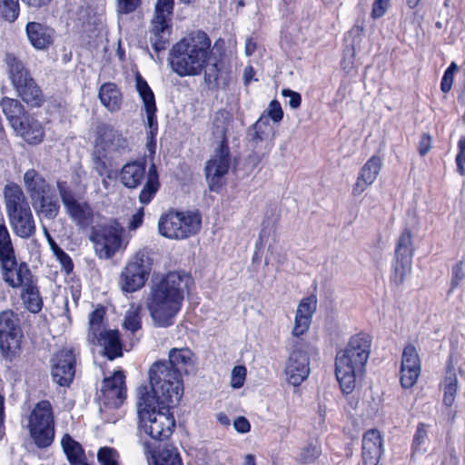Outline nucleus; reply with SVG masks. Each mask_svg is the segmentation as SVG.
Here are the masks:
<instances>
[{
    "instance_id": "nucleus-1",
    "label": "nucleus",
    "mask_w": 465,
    "mask_h": 465,
    "mask_svg": "<svg viewBox=\"0 0 465 465\" xmlns=\"http://www.w3.org/2000/svg\"><path fill=\"white\" fill-rule=\"evenodd\" d=\"M5 64L8 75L17 97L4 96L0 107L9 125L16 135L30 145H38L45 138V124L40 122L35 113L29 110L39 109L46 102L43 89L25 64L14 54H6Z\"/></svg>"
},
{
    "instance_id": "nucleus-2",
    "label": "nucleus",
    "mask_w": 465,
    "mask_h": 465,
    "mask_svg": "<svg viewBox=\"0 0 465 465\" xmlns=\"http://www.w3.org/2000/svg\"><path fill=\"white\" fill-rule=\"evenodd\" d=\"M180 402H165L161 393H157L147 384H142L136 391L137 435L138 442L151 446H160V442L171 438L175 428V418L172 409Z\"/></svg>"
},
{
    "instance_id": "nucleus-3",
    "label": "nucleus",
    "mask_w": 465,
    "mask_h": 465,
    "mask_svg": "<svg viewBox=\"0 0 465 465\" xmlns=\"http://www.w3.org/2000/svg\"><path fill=\"white\" fill-rule=\"evenodd\" d=\"M193 284L192 275L184 271H169L153 280L146 308L157 326L173 324Z\"/></svg>"
},
{
    "instance_id": "nucleus-4",
    "label": "nucleus",
    "mask_w": 465,
    "mask_h": 465,
    "mask_svg": "<svg viewBox=\"0 0 465 465\" xmlns=\"http://www.w3.org/2000/svg\"><path fill=\"white\" fill-rule=\"evenodd\" d=\"M193 352L185 349L173 348L169 351L168 361L153 362L148 371L149 387L161 393L165 402H180L183 395V372L192 365Z\"/></svg>"
},
{
    "instance_id": "nucleus-5",
    "label": "nucleus",
    "mask_w": 465,
    "mask_h": 465,
    "mask_svg": "<svg viewBox=\"0 0 465 465\" xmlns=\"http://www.w3.org/2000/svg\"><path fill=\"white\" fill-rule=\"evenodd\" d=\"M212 41L203 31H197L173 45L168 64L180 77L200 75L211 58Z\"/></svg>"
},
{
    "instance_id": "nucleus-6",
    "label": "nucleus",
    "mask_w": 465,
    "mask_h": 465,
    "mask_svg": "<svg viewBox=\"0 0 465 465\" xmlns=\"http://www.w3.org/2000/svg\"><path fill=\"white\" fill-rule=\"evenodd\" d=\"M232 122V114L226 109L217 110L212 121V134L219 137L220 143L213 155L205 163L204 175L211 192L219 193L225 184L224 177L228 174L232 155L228 140V127Z\"/></svg>"
},
{
    "instance_id": "nucleus-7",
    "label": "nucleus",
    "mask_w": 465,
    "mask_h": 465,
    "mask_svg": "<svg viewBox=\"0 0 465 465\" xmlns=\"http://www.w3.org/2000/svg\"><path fill=\"white\" fill-rule=\"evenodd\" d=\"M371 347V335L361 331L352 335L345 349L337 352L335 375L343 393L350 394L355 389L357 373L363 371Z\"/></svg>"
},
{
    "instance_id": "nucleus-8",
    "label": "nucleus",
    "mask_w": 465,
    "mask_h": 465,
    "mask_svg": "<svg viewBox=\"0 0 465 465\" xmlns=\"http://www.w3.org/2000/svg\"><path fill=\"white\" fill-rule=\"evenodd\" d=\"M130 151L129 140L122 131L106 123H101L96 126L93 162L99 175L109 174L114 157Z\"/></svg>"
},
{
    "instance_id": "nucleus-9",
    "label": "nucleus",
    "mask_w": 465,
    "mask_h": 465,
    "mask_svg": "<svg viewBox=\"0 0 465 465\" xmlns=\"http://www.w3.org/2000/svg\"><path fill=\"white\" fill-rule=\"evenodd\" d=\"M3 193L5 212L15 234L22 239L33 237L36 232L35 222L21 186L9 182L5 185Z\"/></svg>"
},
{
    "instance_id": "nucleus-10",
    "label": "nucleus",
    "mask_w": 465,
    "mask_h": 465,
    "mask_svg": "<svg viewBox=\"0 0 465 465\" xmlns=\"http://www.w3.org/2000/svg\"><path fill=\"white\" fill-rule=\"evenodd\" d=\"M0 272L4 282L13 289L21 288L35 279L28 264L18 260L3 216H0Z\"/></svg>"
},
{
    "instance_id": "nucleus-11",
    "label": "nucleus",
    "mask_w": 465,
    "mask_h": 465,
    "mask_svg": "<svg viewBox=\"0 0 465 465\" xmlns=\"http://www.w3.org/2000/svg\"><path fill=\"white\" fill-rule=\"evenodd\" d=\"M202 226L198 212L170 209L158 221L159 233L172 240H184L197 234Z\"/></svg>"
},
{
    "instance_id": "nucleus-12",
    "label": "nucleus",
    "mask_w": 465,
    "mask_h": 465,
    "mask_svg": "<svg viewBox=\"0 0 465 465\" xmlns=\"http://www.w3.org/2000/svg\"><path fill=\"white\" fill-rule=\"evenodd\" d=\"M124 228L116 218H111L91 228L89 240L94 243L96 254L101 259H111L124 249Z\"/></svg>"
},
{
    "instance_id": "nucleus-13",
    "label": "nucleus",
    "mask_w": 465,
    "mask_h": 465,
    "mask_svg": "<svg viewBox=\"0 0 465 465\" xmlns=\"http://www.w3.org/2000/svg\"><path fill=\"white\" fill-rule=\"evenodd\" d=\"M27 428L38 449H45L53 444L55 437V419L48 400H42L34 406L28 417Z\"/></svg>"
},
{
    "instance_id": "nucleus-14",
    "label": "nucleus",
    "mask_w": 465,
    "mask_h": 465,
    "mask_svg": "<svg viewBox=\"0 0 465 465\" xmlns=\"http://www.w3.org/2000/svg\"><path fill=\"white\" fill-rule=\"evenodd\" d=\"M153 265V259L146 249L135 252L127 260L119 275V286L126 293L135 292L144 287Z\"/></svg>"
},
{
    "instance_id": "nucleus-15",
    "label": "nucleus",
    "mask_w": 465,
    "mask_h": 465,
    "mask_svg": "<svg viewBox=\"0 0 465 465\" xmlns=\"http://www.w3.org/2000/svg\"><path fill=\"white\" fill-rule=\"evenodd\" d=\"M56 188L65 213L74 224L82 230H91L94 226L95 218V213L91 203L86 200H78L66 181H57Z\"/></svg>"
},
{
    "instance_id": "nucleus-16",
    "label": "nucleus",
    "mask_w": 465,
    "mask_h": 465,
    "mask_svg": "<svg viewBox=\"0 0 465 465\" xmlns=\"http://www.w3.org/2000/svg\"><path fill=\"white\" fill-rule=\"evenodd\" d=\"M414 252L412 232L406 227L401 231L396 242L394 260L390 275L391 284L401 286L404 283L406 276L411 272Z\"/></svg>"
},
{
    "instance_id": "nucleus-17",
    "label": "nucleus",
    "mask_w": 465,
    "mask_h": 465,
    "mask_svg": "<svg viewBox=\"0 0 465 465\" xmlns=\"http://www.w3.org/2000/svg\"><path fill=\"white\" fill-rule=\"evenodd\" d=\"M173 5L174 2H156L149 33L153 49L157 54L164 51L170 44Z\"/></svg>"
},
{
    "instance_id": "nucleus-18",
    "label": "nucleus",
    "mask_w": 465,
    "mask_h": 465,
    "mask_svg": "<svg viewBox=\"0 0 465 465\" xmlns=\"http://www.w3.org/2000/svg\"><path fill=\"white\" fill-rule=\"evenodd\" d=\"M135 88L143 101V111L146 115V146L151 153H155L156 137L158 134L157 105L155 95L147 81L139 72L135 74Z\"/></svg>"
},
{
    "instance_id": "nucleus-19",
    "label": "nucleus",
    "mask_w": 465,
    "mask_h": 465,
    "mask_svg": "<svg viewBox=\"0 0 465 465\" xmlns=\"http://www.w3.org/2000/svg\"><path fill=\"white\" fill-rule=\"evenodd\" d=\"M50 363L53 381L60 387H69L76 372L75 351L71 347H62L53 354Z\"/></svg>"
},
{
    "instance_id": "nucleus-20",
    "label": "nucleus",
    "mask_w": 465,
    "mask_h": 465,
    "mask_svg": "<svg viewBox=\"0 0 465 465\" xmlns=\"http://www.w3.org/2000/svg\"><path fill=\"white\" fill-rule=\"evenodd\" d=\"M127 398L126 375L124 370L114 371L104 378L100 390V400L105 407L118 409Z\"/></svg>"
},
{
    "instance_id": "nucleus-21",
    "label": "nucleus",
    "mask_w": 465,
    "mask_h": 465,
    "mask_svg": "<svg viewBox=\"0 0 465 465\" xmlns=\"http://www.w3.org/2000/svg\"><path fill=\"white\" fill-rule=\"evenodd\" d=\"M421 373V361L417 348L407 343L402 350L400 366V384L403 389H411Z\"/></svg>"
},
{
    "instance_id": "nucleus-22",
    "label": "nucleus",
    "mask_w": 465,
    "mask_h": 465,
    "mask_svg": "<svg viewBox=\"0 0 465 465\" xmlns=\"http://www.w3.org/2000/svg\"><path fill=\"white\" fill-rule=\"evenodd\" d=\"M384 452V440L381 432L375 428L365 430L361 439L362 465H381V460Z\"/></svg>"
},
{
    "instance_id": "nucleus-23",
    "label": "nucleus",
    "mask_w": 465,
    "mask_h": 465,
    "mask_svg": "<svg viewBox=\"0 0 465 465\" xmlns=\"http://www.w3.org/2000/svg\"><path fill=\"white\" fill-rule=\"evenodd\" d=\"M284 371L290 384L294 387L300 386L311 371L308 354L300 349L293 350L290 353Z\"/></svg>"
},
{
    "instance_id": "nucleus-24",
    "label": "nucleus",
    "mask_w": 465,
    "mask_h": 465,
    "mask_svg": "<svg viewBox=\"0 0 465 465\" xmlns=\"http://www.w3.org/2000/svg\"><path fill=\"white\" fill-rule=\"evenodd\" d=\"M459 357V353L450 352L446 361L443 380L440 384L443 391L442 403L448 408L454 404L459 391V380L455 371V364Z\"/></svg>"
},
{
    "instance_id": "nucleus-25",
    "label": "nucleus",
    "mask_w": 465,
    "mask_h": 465,
    "mask_svg": "<svg viewBox=\"0 0 465 465\" xmlns=\"http://www.w3.org/2000/svg\"><path fill=\"white\" fill-rule=\"evenodd\" d=\"M317 309L315 294L302 298L297 307L292 334L296 337L306 333L311 326L312 316Z\"/></svg>"
},
{
    "instance_id": "nucleus-26",
    "label": "nucleus",
    "mask_w": 465,
    "mask_h": 465,
    "mask_svg": "<svg viewBox=\"0 0 465 465\" xmlns=\"http://www.w3.org/2000/svg\"><path fill=\"white\" fill-rule=\"evenodd\" d=\"M145 175L146 158L143 157L124 164L119 173V180L124 187L136 189L143 183Z\"/></svg>"
},
{
    "instance_id": "nucleus-27",
    "label": "nucleus",
    "mask_w": 465,
    "mask_h": 465,
    "mask_svg": "<svg viewBox=\"0 0 465 465\" xmlns=\"http://www.w3.org/2000/svg\"><path fill=\"white\" fill-rule=\"evenodd\" d=\"M203 79L210 89L226 88L231 80V66L223 59L215 60L203 69Z\"/></svg>"
},
{
    "instance_id": "nucleus-28",
    "label": "nucleus",
    "mask_w": 465,
    "mask_h": 465,
    "mask_svg": "<svg viewBox=\"0 0 465 465\" xmlns=\"http://www.w3.org/2000/svg\"><path fill=\"white\" fill-rule=\"evenodd\" d=\"M143 452L152 465H183L180 453L174 447L151 446L143 443Z\"/></svg>"
},
{
    "instance_id": "nucleus-29",
    "label": "nucleus",
    "mask_w": 465,
    "mask_h": 465,
    "mask_svg": "<svg viewBox=\"0 0 465 465\" xmlns=\"http://www.w3.org/2000/svg\"><path fill=\"white\" fill-rule=\"evenodd\" d=\"M25 33L30 44L37 50L49 48L54 43V30L38 22H28Z\"/></svg>"
},
{
    "instance_id": "nucleus-30",
    "label": "nucleus",
    "mask_w": 465,
    "mask_h": 465,
    "mask_svg": "<svg viewBox=\"0 0 465 465\" xmlns=\"http://www.w3.org/2000/svg\"><path fill=\"white\" fill-rule=\"evenodd\" d=\"M103 347V355L109 361H114L124 355V344L118 330L104 331L101 335L93 337Z\"/></svg>"
},
{
    "instance_id": "nucleus-31",
    "label": "nucleus",
    "mask_w": 465,
    "mask_h": 465,
    "mask_svg": "<svg viewBox=\"0 0 465 465\" xmlns=\"http://www.w3.org/2000/svg\"><path fill=\"white\" fill-rule=\"evenodd\" d=\"M31 202L40 217L54 220L60 213V203L54 189Z\"/></svg>"
},
{
    "instance_id": "nucleus-32",
    "label": "nucleus",
    "mask_w": 465,
    "mask_h": 465,
    "mask_svg": "<svg viewBox=\"0 0 465 465\" xmlns=\"http://www.w3.org/2000/svg\"><path fill=\"white\" fill-rule=\"evenodd\" d=\"M24 184L31 201L53 190L52 185L35 169H28L24 173Z\"/></svg>"
},
{
    "instance_id": "nucleus-33",
    "label": "nucleus",
    "mask_w": 465,
    "mask_h": 465,
    "mask_svg": "<svg viewBox=\"0 0 465 465\" xmlns=\"http://www.w3.org/2000/svg\"><path fill=\"white\" fill-rule=\"evenodd\" d=\"M20 298L25 308L31 313H39L44 307V300L36 279L21 287Z\"/></svg>"
},
{
    "instance_id": "nucleus-34",
    "label": "nucleus",
    "mask_w": 465,
    "mask_h": 465,
    "mask_svg": "<svg viewBox=\"0 0 465 465\" xmlns=\"http://www.w3.org/2000/svg\"><path fill=\"white\" fill-rule=\"evenodd\" d=\"M23 338V332L0 334V351L5 360L12 362L21 356Z\"/></svg>"
},
{
    "instance_id": "nucleus-35",
    "label": "nucleus",
    "mask_w": 465,
    "mask_h": 465,
    "mask_svg": "<svg viewBox=\"0 0 465 465\" xmlns=\"http://www.w3.org/2000/svg\"><path fill=\"white\" fill-rule=\"evenodd\" d=\"M98 97L102 104L112 113L119 111L122 107L123 94L114 83L103 84L99 88Z\"/></svg>"
},
{
    "instance_id": "nucleus-36",
    "label": "nucleus",
    "mask_w": 465,
    "mask_h": 465,
    "mask_svg": "<svg viewBox=\"0 0 465 465\" xmlns=\"http://www.w3.org/2000/svg\"><path fill=\"white\" fill-rule=\"evenodd\" d=\"M159 174L154 163L149 166L146 181L139 193V202L146 205L155 197L160 189Z\"/></svg>"
},
{
    "instance_id": "nucleus-37",
    "label": "nucleus",
    "mask_w": 465,
    "mask_h": 465,
    "mask_svg": "<svg viewBox=\"0 0 465 465\" xmlns=\"http://www.w3.org/2000/svg\"><path fill=\"white\" fill-rule=\"evenodd\" d=\"M23 332L18 314L12 310L0 312V334Z\"/></svg>"
},
{
    "instance_id": "nucleus-38",
    "label": "nucleus",
    "mask_w": 465,
    "mask_h": 465,
    "mask_svg": "<svg viewBox=\"0 0 465 465\" xmlns=\"http://www.w3.org/2000/svg\"><path fill=\"white\" fill-rule=\"evenodd\" d=\"M106 316V308L98 304L96 308L89 314V334L93 337L101 335L104 330V319Z\"/></svg>"
},
{
    "instance_id": "nucleus-39",
    "label": "nucleus",
    "mask_w": 465,
    "mask_h": 465,
    "mask_svg": "<svg viewBox=\"0 0 465 465\" xmlns=\"http://www.w3.org/2000/svg\"><path fill=\"white\" fill-rule=\"evenodd\" d=\"M271 130L272 127L270 126L269 120L267 116H265V114H262L249 129L251 136L250 141L254 143L263 141Z\"/></svg>"
},
{
    "instance_id": "nucleus-40",
    "label": "nucleus",
    "mask_w": 465,
    "mask_h": 465,
    "mask_svg": "<svg viewBox=\"0 0 465 465\" xmlns=\"http://www.w3.org/2000/svg\"><path fill=\"white\" fill-rule=\"evenodd\" d=\"M429 427L430 425L424 422H419L417 424L411 444V460H415L416 455L420 452L421 446L425 444V441L428 439Z\"/></svg>"
},
{
    "instance_id": "nucleus-41",
    "label": "nucleus",
    "mask_w": 465,
    "mask_h": 465,
    "mask_svg": "<svg viewBox=\"0 0 465 465\" xmlns=\"http://www.w3.org/2000/svg\"><path fill=\"white\" fill-rule=\"evenodd\" d=\"M382 167V159L378 155H372L361 166L359 174L372 182H375Z\"/></svg>"
},
{
    "instance_id": "nucleus-42",
    "label": "nucleus",
    "mask_w": 465,
    "mask_h": 465,
    "mask_svg": "<svg viewBox=\"0 0 465 465\" xmlns=\"http://www.w3.org/2000/svg\"><path fill=\"white\" fill-rule=\"evenodd\" d=\"M61 446L67 460L84 453L83 446L68 433L63 435Z\"/></svg>"
},
{
    "instance_id": "nucleus-43",
    "label": "nucleus",
    "mask_w": 465,
    "mask_h": 465,
    "mask_svg": "<svg viewBox=\"0 0 465 465\" xmlns=\"http://www.w3.org/2000/svg\"><path fill=\"white\" fill-rule=\"evenodd\" d=\"M322 455L321 445L309 443L301 450L298 461L302 464L314 462Z\"/></svg>"
},
{
    "instance_id": "nucleus-44",
    "label": "nucleus",
    "mask_w": 465,
    "mask_h": 465,
    "mask_svg": "<svg viewBox=\"0 0 465 465\" xmlns=\"http://www.w3.org/2000/svg\"><path fill=\"white\" fill-rule=\"evenodd\" d=\"M119 452L113 447H101L97 451V460L101 465H118Z\"/></svg>"
},
{
    "instance_id": "nucleus-45",
    "label": "nucleus",
    "mask_w": 465,
    "mask_h": 465,
    "mask_svg": "<svg viewBox=\"0 0 465 465\" xmlns=\"http://www.w3.org/2000/svg\"><path fill=\"white\" fill-rule=\"evenodd\" d=\"M0 15L1 17L9 22H15L20 13L19 2H1Z\"/></svg>"
},
{
    "instance_id": "nucleus-46",
    "label": "nucleus",
    "mask_w": 465,
    "mask_h": 465,
    "mask_svg": "<svg viewBox=\"0 0 465 465\" xmlns=\"http://www.w3.org/2000/svg\"><path fill=\"white\" fill-rule=\"evenodd\" d=\"M459 66L455 62H451L443 73L440 81V90L444 94H448L452 87L454 82V74L458 72Z\"/></svg>"
},
{
    "instance_id": "nucleus-47",
    "label": "nucleus",
    "mask_w": 465,
    "mask_h": 465,
    "mask_svg": "<svg viewBox=\"0 0 465 465\" xmlns=\"http://www.w3.org/2000/svg\"><path fill=\"white\" fill-rule=\"evenodd\" d=\"M451 274L450 290L452 291L465 279V254L452 266Z\"/></svg>"
},
{
    "instance_id": "nucleus-48",
    "label": "nucleus",
    "mask_w": 465,
    "mask_h": 465,
    "mask_svg": "<svg viewBox=\"0 0 465 465\" xmlns=\"http://www.w3.org/2000/svg\"><path fill=\"white\" fill-rule=\"evenodd\" d=\"M455 163L457 173L465 176V136H461L457 143Z\"/></svg>"
},
{
    "instance_id": "nucleus-49",
    "label": "nucleus",
    "mask_w": 465,
    "mask_h": 465,
    "mask_svg": "<svg viewBox=\"0 0 465 465\" xmlns=\"http://www.w3.org/2000/svg\"><path fill=\"white\" fill-rule=\"evenodd\" d=\"M247 370L243 365H237L232 368L231 376V386L240 389L243 386L246 379Z\"/></svg>"
},
{
    "instance_id": "nucleus-50",
    "label": "nucleus",
    "mask_w": 465,
    "mask_h": 465,
    "mask_svg": "<svg viewBox=\"0 0 465 465\" xmlns=\"http://www.w3.org/2000/svg\"><path fill=\"white\" fill-rule=\"evenodd\" d=\"M124 327L133 333L136 332L142 328V319L138 312H129L124 319Z\"/></svg>"
},
{
    "instance_id": "nucleus-51",
    "label": "nucleus",
    "mask_w": 465,
    "mask_h": 465,
    "mask_svg": "<svg viewBox=\"0 0 465 465\" xmlns=\"http://www.w3.org/2000/svg\"><path fill=\"white\" fill-rule=\"evenodd\" d=\"M265 116L268 119L271 118L274 123H280L282 120L283 110L279 101L274 99L270 102Z\"/></svg>"
},
{
    "instance_id": "nucleus-52",
    "label": "nucleus",
    "mask_w": 465,
    "mask_h": 465,
    "mask_svg": "<svg viewBox=\"0 0 465 465\" xmlns=\"http://www.w3.org/2000/svg\"><path fill=\"white\" fill-rule=\"evenodd\" d=\"M432 148V136L429 133H422L420 136L417 150L420 157L427 155Z\"/></svg>"
},
{
    "instance_id": "nucleus-53",
    "label": "nucleus",
    "mask_w": 465,
    "mask_h": 465,
    "mask_svg": "<svg viewBox=\"0 0 465 465\" xmlns=\"http://www.w3.org/2000/svg\"><path fill=\"white\" fill-rule=\"evenodd\" d=\"M374 182L368 180L358 173L356 181L352 185L351 195L354 197L361 195Z\"/></svg>"
},
{
    "instance_id": "nucleus-54",
    "label": "nucleus",
    "mask_w": 465,
    "mask_h": 465,
    "mask_svg": "<svg viewBox=\"0 0 465 465\" xmlns=\"http://www.w3.org/2000/svg\"><path fill=\"white\" fill-rule=\"evenodd\" d=\"M56 260L61 264V271L66 274L69 275L73 272L74 265L72 258L70 255L65 252L64 251L56 257Z\"/></svg>"
},
{
    "instance_id": "nucleus-55",
    "label": "nucleus",
    "mask_w": 465,
    "mask_h": 465,
    "mask_svg": "<svg viewBox=\"0 0 465 465\" xmlns=\"http://www.w3.org/2000/svg\"><path fill=\"white\" fill-rule=\"evenodd\" d=\"M282 94L284 97H290L289 104L292 109H297L301 106L302 96L299 93L292 91L291 89H283L282 91Z\"/></svg>"
},
{
    "instance_id": "nucleus-56",
    "label": "nucleus",
    "mask_w": 465,
    "mask_h": 465,
    "mask_svg": "<svg viewBox=\"0 0 465 465\" xmlns=\"http://www.w3.org/2000/svg\"><path fill=\"white\" fill-rule=\"evenodd\" d=\"M233 427L239 433H247L251 430V424L243 416H239L234 420Z\"/></svg>"
},
{
    "instance_id": "nucleus-57",
    "label": "nucleus",
    "mask_w": 465,
    "mask_h": 465,
    "mask_svg": "<svg viewBox=\"0 0 465 465\" xmlns=\"http://www.w3.org/2000/svg\"><path fill=\"white\" fill-rule=\"evenodd\" d=\"M389 3L390 2H374L371 10V17L373 19L381 17L388 9Z\"/></svg>"
},
{
    "instance_id": "nucleus-58",
    "label": "nucleus",
    "mask_w": 465,
    "mask_h": 465,
    "mask_svg": "<svg viewBox=\"0 0 465 465\" xmlns=\"http://www.w3.org/2000/svg\"><path fill=\"white\" fill-rule=\"evenodd\" d=\"M143 208L141 207L131 218L128 228L130 230H136L139 228L143 222Z\"/></svg>"
},
{
    "instance_id": "nucleus-59",
    "label": "nucleus",
    "mask_w": 465,
    "mask_h": 465,
    "mask_svg": "<svg viewBox=\"0 0 465 465\" xmlns=\"http://www.w3.org/2000/svg\"><path fill=\"white\" fill-rule=\"evenodd\" d=\"M142 2H117V10L121 14H130L136 10Z\"/></svg>"
},
{
    "instance_id": "nucleus-60",
    "label": "nucleus",
    "mask_w": 465,
    "mask_h": 465,
    "mask_svg": "<svg viewBox=\"0 0 465 465\" xmlns=\"http://www.w3.org/2000/svg\"><path fill=\"white\" fill-rule=\"evenodd\" d=\"M5 395L0 390V440L3 439L5 435Z\"/></svg>"
},
{
    "instance_id": "nucleus-61",
    "label": "nucleus",
    "mask_w": 465,
    "mask_h": 465,
    "mask_svg": "<svg viewBox=\"0 0 465 465\" xmlns=\"http://www.w3.org/2000/svg\"><path fill=\"white\" fill-rule=\"evenodd\" d=\"M354 57H355V54L353 51L350 54L349 58L346 57V54H343L341 60V67L346 73H349L352 69L353 64H354Z\"/></svg>"
},
{
    "instance_id": "nucleus-62",
    "label": "nucleus",
    "mask_w": 465,
    "mask_h": 465,
    "mask_svg": "<svg viewBox=\"0 0 465 465\" xmlns=\"http://www.w3.org/2000/svg\"><path fill=\"white\" fill-rule=\"evenodd\" d=\"M70 465H89L85 453L68 459Z\"/></svg>"
},
{
    "instance_id": "nucleus-63",
    "label": "nucleus",
    "mask_w": 465,
    "mask_h": 465,
    "mask_svg": "<svg viewBox=\"0 0 465 465\" xmlns=\"http://www.w3.org/2000/svg\"><path fill=\"white\" fill-rule=\"evenodd\" d=\"M255 75V70L252 65L246 66L243 73V83L248 85Z\"/></svg>"
},
{
    "instance_id": "nucleus-64",
    "label": "nucleus",
    "mask_w": 465,
    "mask_h": 465,
    "mask_svg": "<svg viewBox=\"0 0 465 465\" xmlns=\"http://www.w3.org/2000/svg\"><path fill=\"white\" fill-rule=\"evenodd\" d=\"M257 49L256 42L252 38L248 37L245 43V54L246 55H252Z\"/></svg>"
}]
</instances>
